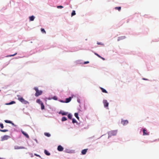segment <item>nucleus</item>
<instances>
[{
    "label": "nucleus",
    "mask_w": 159,
    "mask_h": 159,
    "mask_svg": "<svg viewBox=\"0 0 159 159\" xmlns=\"http://www.w3.org/2000/svg\"><path fill=\"white\" fill-rule=\"evenodd\" d=\"M117 133V130H112L110 131L109 133V136L108 138L110 137H111L112 136H115L116 135Z\"/></svg>",
    "instance_id": "nucleus-2"
},
{
    "label": "nucleus",
    "mask_w": 159,
    "mask_h": 159,
    "mask_svg": "<svg viewBox=\"0 0 159 159\" xmlns=\"http://www.w3.org/2000/svg\"><path fill=\"white\" fill-rule=\"evenodd\" d=\"M34 155L35 156H37V157H40V156L39 155H38L37 154H35Z\"/></svg>",
    "instance_id": "nucleus-37"
},
{
    "label": "nucleus",
    "mask_w": 159,
    "mask_h": 159,
    "mask_svg": "<svg viewBox=\"0 0 159 159\" xmlns=\"http://www.w3.org/2000/svg\"><path fill=\"white\" fill-rule=\"evenodd\" d=\"M103 103L104 104V106L105 107H108L109 103L107 102V100H104L103 101Z\"/></svg>",
    "instance_id": "nucleus-5"
},
{
    "label": "nucleus",
    "mask_w": 159,
    "mask_h": 159,
    "mask_svg": "<svg viewBox=\"0 0 159 159\" xmlns=\"http://www.w3.org/2000/svg\"><path fill=\"white\" fill-rule=\"evenodd\" d=\"M22 102L25 104L28 103V102L26 100H25V99L24 100L23 102Z\"/></svg>",
    "instance_id": "nucleus-31"
},
{
    "label": "nucleus",
    "mask_w": 159,
    "mask_h": 159,
    "mask_svg": "<svg viewBox=\"0 0 159 159\" xmlns=\"http://www.w3.org/2000/svg\"><path fill=\"white\" fill-rule=\"evenodd\" d=\"M21 133H22V134H23L26 138H29V135L27 134L26 133H25V132H24V131H21Z\"/></svg>",
    "instance_id": "nucleus-10"
},
{
    "label": "nucleus",
    "mask_w": 159,
    "mask_h": 159,
    "mask_svg": "<svg viewBox=\"0 0 159 159\" xmlns=\"http://www.w3.org/2000/svg\"><path fill=\"white\" fill-rule=\"evenodd\" d=\"M75 116L78 119H79V117L78 116V114L77 113H75Z\"/></svg>",
    "instance_id": "nucleus-20"
},
{
    "label": "nucleus",
    "mask_w": 159,
    "mask_h": 159,
    "mask_svg": "<svg viewBox=\"0 0 159 159\" xmlns=\"http://www.w3.org/2000/svg\"><path fill=\"white\" fill-rule=\"evenodd\" d=\"M68 117L69 119H71L72 118L71 115L70 114H69L68 115Z\"/></svg>",
    "instance_id": "nucleus-29"
},
{
    "label": "nucleus",
    "mask_w": 159,
    "mask_h": 159,
    "mask_svg": "<svg viewBox=\"0 0 159 159\" xmlns=\"http://www.w3.org/2000/svg\"><path fill=\"white\" fill-rule=\"evenodd\" d=\"M121 7H116L115 9L116 10H118L119 11H120L121 10Z\"/></svg>",
    "instance_id": "nucleus-22"
},
{
    "label": "nucleus",
    "mask_w": 159,
    "mask_h": 159,
    "mask_svg": "<svg viewBox=\"0 0 159 159\" xmlns=\"http://www.w3.org/2000/svg\"><path fill=\"white\" fill-rule=\"evenodd\" d=\"M66 120H67L65 116L61 118V120L62 121H66Z\"/></svg>",
    "instance_id": "nucleus-21"
},
{
    "label": "nucleus",
    "mask_w": 159,
    "mask_h": 159,
    "mask_svg": "<svg viewBox=\"0 0 159 159\" xmlns=\"http://www.w3.org/2000/svg\"><path fill=\"white\" fill-rule=\"evenodd\" d=\"M143 135H149V133L148 132L147 129H143Z\"/></svg>",
    "instance_id": "nucleus-4"
},
{
    "label": "nucleus",
    "mask_w": 159,
    "mask_h": 159,
    "mask_svg": "<svg viewBox=\"0 0 159 159\" xmlns=\"http://www.w3.org/2000/svg\"><path fill=\"white\" fill-rule=\"evenodd\" d=\"M18 100L22 102H23L24 99L22 97H19L18 98Z\"/></svg>",
    "instance_id": "nucleus-14"
},
{
    "label": "nucleus",
    "mask_w": 159,
    "mask_h": 159,
    "mask_svg": "<svg viewBox=\"0 0 159 159\" xmlns=\"http://www.w3.org/2000/svg\"><path fill=\"white\" fill-rule=\"evenodd\" d=\"M61 113L62 114V115L64 116V115H67L68 113L66 112H61Z\"/></svg>",
    "instance_id": "nucleus-23"
},
{
    "label": "nucleus",
    "mask_w": 159,
    "mask_h": 159,
    "mask_svg": "<svg viewBox=\"0 0 159 159\" xmlns=\"http://www.w3.org/2000/svg\"><path fill=\"white\" fill-rule=\"evenodd\" d=\"M125 38H126V37L125 36H122L119 37L118 38V41H119L120 40L124 39H125Z\"/></svg>",
    "instance_id": "nucleus-8"
},
{
    "label": "nucleus",
    "mask_w": 159,
    "mask_h": 159,
    "mask_svg": "<svg viewBox=\"0 0 159 159\" xmlns=\"http://www.w3.org/2000/svg\"><path fill=\"white\" fill-rule=\"evenodd\" d=\"M30 20V21H33L34 19V16H32L29 17Z\"/></svg>",
    "instance_id": "nucleus-15"
},
{
    "label": "nucleus",
    "mask_w": 159,
    "mask_h": 159,
    "mask_svg": "<svg viewBox=\"0 0 159 159\" xmlns=\"http://www.w3.org/2000/svg\"><path fill=\"white\" fill-rule=\"evenodd\" d=\"M77 122V121H76V120L75 119H73L72 123H76Z\"/></svg>",
    "instance_id": "nucleus-30"
},
{
    "label": "nucleus",
    "mask_w": 159,
    "mask_h": 159,
    "mask_svg": "<svg viewBox=\"0 0 159 159\" xmlns=\"http://www.w3.org/2000/svg\"><path fill=\"white\" fill-rule=\"evenodd\" d=\"M121 123L123 125H126L128 123V121L127 120H122Z\"/></svg>",
    "instance_id": "nucleus-7"
},
{
    "label": "nucleus",
    "mask_w": 159,
    "mask_h": 159,
    "mask_svg": "<svg viewBox=\"0 0 159 159\" xmlns=\"http://www.w3.org/2000/svg\"><path fill=\"white\" fill-rule=\"evenodd\" d=\"M57 150L60 152L62 151L63 150V148L61 145H59L57 147Z\"/></svg>",
    "instance_id": "nucleus-6"
},
{
    "label": "nucleus",
    "mask_w": 159,
    "mask_h": 159,
    "mask_svg": "<svg viewBox=\"0 0 159 159\" xmlns=\"http://www.w3.org/2000/svg\"><path fill=\"white\" fill-rule=\"evenodd\" d=\"M41 31L43 33L46 34V32L44 29L43 28H41Z\"/></svg>",
    "instance_id": "nucleus-25"
},
{
    "label": "nucleus",
    "mask_w": 159,
    "mask_h": 159,
    "mask_svg": "<svg viewBox=\"0 0 159 159\" xmlns=\"http://www.w3.org/2000/svg\"><path fill=\"white\" fill-rule=\"evenodd\" d=\"M94 54H95V55H96V56H97L98 57H99V58H100V57H101L100 55H99L98 54H97V53H95Z\"/></svg>",
    "instance_id": "nucleus-34"
},
{
    "label": "nucleus",
    "mask_w": 159,
    "mask_h": 159,
    "mask_svg": "<svg viewBox=\"0 0 159 159\" xmlns=\"http://www.w3.org/2000/svg\"><path fill=\"white\" fill-rule=\"evenodd\" d=\"M15 103V101H12L11 102L9 103L6 104L7 105H10L14 103Z\"/></svg>",
    "instance_id": "nucleus-18"
},
{
    "label": "nucleus",
    "mask_w": 159,
    "mask_h": 159,
    "mask_svg": "<svg viewBox=\"0 0 159 159\" xmlns=\"http://www.w3.org/2000/svg\"><path fill=\"white\" fill-rule=\"evenodd\" d=\"M61 102H63V101H61Z\"/></svg>",
    "instance_id": "nucleus-43"
},
{
    "label": "nucleus",
    "mask_w": 159,
    "mask_h": 159,
    "mask_svg": "<svg viewBox=\"0 0 159 159\" xmlns=\"http://www.w3.org/2000/svg\"><path fill=\"white\" fill-rule=\"evenodd\" d=\"M57 8H63V7L61 6H57Z\"/></svg>",
    "instance_id": "nucleus-33"
},
{
    "label": "nucleus",
    "mask_w": 159,
    "mask_h": 159,
    "mask_svg": "<svg viewBox=\"0 0 159 159\" xmlns=\"http://www.w3.org/2000/svg\"><path fill=\"white\" fill-rule=\"evenodd\" d=\"M71 100V97H70L68 98H67L66 99V100L65 101L66 103H68Z\"/></svg>",
    "instance_id": "nucleus-12"
},
{
    "label": "nucleus",
    "mask_w": 159,
    "mask_h": 159,
    "mask_svg": "<svg viewBox=\"0 0 159 159\" xmlns=\"http://www.w3.org/2000/svg\"><path fill=\"white\" fill-rule=\"evenodd\" d=\"M44 153L47 155L49 156L50 155V154L49 152L47 150H44Z\"/></svg>",
    "instance_id": "nucleus-16"
},
{
    "label": "nucleus",
    "mask_w": 159,
    "mask_h": 159,
    "mask_svg": "<svg viewBox=\"0 0 159 159\" xmlns=\"http://www.w3.org/2000/svg\"><path fill=\"white\" fill-rule=\"evenodd\" d=\"M100 58H101L103 60H105V59L104 58H103L102 57H100Z\"/></svg>",
    "instance_id": "nucleus-39"
},
{
    "label": "nucleus",
    "mask_w": 159,
    "mask_h": 159,
    "mask_svg": "<svg viewBox=\"0 0 159 159\" xmlns=\"http://www.w3.org/2000/svg\"><path fill=\"white\" fill-rule=\"evenodd\" d=\"M10 124H11L12 125H14V124L12 123V122H11V123H10Z\"/></svg>",
    "instance_id": "nucleus-40"
},
{
    "label": "nucleus",
    "mask_w": 159,
    "mask_h": 159,
    "mask_svg": "<svg viewBox=\"0 0 159 159\" xmlns=\"http://www.w3.org/2000/svg\"><path fill=\"white\" fill-rule=\"evenodd\" d=\"M25 148L23 147H19L18 146H16L15 147V149H24Z\"/></svg>",
    "instance_id": "nucleus-9"
},
{
    "label": "nucleus",
    "mask_w": 159,
    "mask_h": 159,
    "mask_svg": "<svg viewBox=\"0 0 159 159\" xmlns=\"http://www.w3.org/2000/svg\"><path fill=\"white\" fill-rule=\"evenodd\" d=\"M5 122L6 123H11V121L7 120H4Z\"/></svg>",
    "instance_id": "nucleus-26"
},
{
    "label": "nucleus",
    "mask_w": 159,
    "mask_h": 159,
    "mask_svg": "<svg viewBox=\"0 0 159 159\" xmlns=\"http://www.w3.org/2000/svg\"><path fill=\"white\" fill-rule=\"evenodd\" d=\"M36 102L40 104L42 103L43 102L41 101L40 99H37L36 100Z\"/></svg>",
    "instance_id": "nucleus-17"
},
{
    "label": "nucleus",
    "mask_w": 159,
    "mask_h": 159,
    "mask_svg": "<svg viewBox=\"0 0 159 159\" xmlns=\"http://www.w3.org/2000/svg\"><path fill=\"white\" fill-rule=\"evenodd\" d=\"M0 131L1 132H5L8 131V130L7 129H3V130L0 129Z\"/></svg>",
    "instance_id": "nucleus-28"
},
{
    "label": "nucleus",
    "mask_w": 159,
    "mask_h": 159,
    "mask_svg": "<svg viewBox=\"0 0 159 159\" xmlns=\"http://www.w3.org/2000/svg\"><path fill=\"white\" fill-rule=\"evenodd\" d=\"M89 63V61H87L85 62L84 63V64H87V63Z\"/></svg>",
    "instance_id": "nucleus-38"
},
{
    "label": "nucleus",
    "mask_w": 159,
    "mask_h": 159,
    "mask_svg": "<svg viewBox=\"0 0 159 159\" xmlns=\"http://www.w3.org/2000/svg\"><path fill=\"white\" fill-rule=\"evenodd\" d=\"M10 137L9 136L7 135H5L1 137V141H3L6 140L10 138Z\"/></svg>",
    "instance_id": "nucleus-3"
},
{
    "label": "nucleus",
    "mask_w": 159,
    "mask_h": 159,
    "mask_svg": "<svg viewBox=\"0 0 159 159\" xmlns=\"http://www.w3.org/2000/svg\"><path fill=\"white\" fill-rule=\"evenodd\" d=\"M0 126L2 129L4 128L3 124L2 123L0 124Z\"/></svg>",
    "instance_id": "nucleus-32"
},
{
    "label": "nucleus",
    "mask_w": 159,
    "mask_h": 159,
    "mask_svg": "<svg viewBox=\"0 0 159 159\" xmlns=\"http://www.w3.org/2000/svg\"><path fill=\"white\" fill-rule=\"evenodd\" d=\"M41 109L42 110H43L44 109V106L43 104V103H42L41 104Z\"/></svg>",
    "instance_id": "nucleus-27"
},
{
    "label": "nucleus",
    "mask_w": 159,
    "mask_h": 159,
    "mask_svg": "<svg viewBox=\"0 0 159 159\" xmlns=\"http://www.w3.org/2000/svg\"><path fill=\"white\" fill-rule=\"evenodd\" d=\"M100 88L102 92L106 93H107V91L105 89L101 87Z\"/></svg>",
    "instance_id": "nucleus-13"
},
{
    "label": "nucleus",
    "mask_w": 159,
    "mask_h": 159,
    "mask_svg": "<svg viewBox=\"0 0 159 159\" xmlns=\"http://www.w3.org/2000/svg\"><path fill=\"white\" fill-rule=\"evenodd\" d=\"M143 80H148L147 79H145V78H143Z\"/></svg>",
    "instance_id": "nucleus-41"
},
{
    "label": "nucleus",
    "mask_w": 159,
    "mask_h": 159,
    "mask_svg": "<svg viewBox=\"0 0 159 159\" xmlns=\"http://www.w3.org/2000/svg\"><path fill=\"white\" fill-rule=\"evenodd\" d=\"M87 150H88V149H86L83 150L81 151V153L83 155L85 154L86 153Z\"/></svg>",
    "instance_id": "nucleus-11"
},
{
    "label": "nucleus",
    "mask_w": 159,
    "mask_h": 159,
    "mask_svg": "<svg viewBox=\"0 0 159 159\" xmlns=\"http://www.w3.org/2000/svg\"><path fill=\"white\" fill-rule=\"evenodd\" d=\"M76 14V13H75V11H73L72 12V13H71V16H73L75 15Z\"/></svg>",
    "instance_id": "nucleus-24"
},
{
    "label": "nucleus",
    "mask_w": 159,
    "mask_h": 159,
    "mask_svg": "<svg viewBox=\"0 0 159 159\" xmlns=\"http://www.w3.org/2000/svg\"><path fill=\"white\" fill-rule=\"evenodd\" d=\"M0 159H3L2 158L0 157Z\"/></svg>",
    "instance_id": "nucleus-42"
},
{
    "label": "nucleus",
    "mask_w": 159,
    "mask_h": 159,
    "mask_svg": "<svg viewBox=\"0 0 159 159\" xmlns=\"http://www.w3.org/2000/svg\"><path fill=\"white\" fill-rule=\"evenodd\" d=\"M53 99H54V100H57V97L56 96H54L53 97Z\"/></svg>",
    "instance_id": "nucleus-35"
},
{
    "label": "nucleus",
    "mask_w": 159,
    "mask_h": 159,
    "mask_svg": "<svg viewBox=\"0 0 159 159\" xmlns=\"http://www.w3.org/2000/svg\"><path fill=\"white\" fill-rule=\"evenodd\" d=\"M44 135L48 137H49L51 135L50 134L48 133H44Z\"/></svg>",
    "instance_id": "nucleus-19"
},
{
    "label": "nucleus",
    "mask_w": 159,
    "mask_h": 159,
    "mask_svg": "<svg viewBox=\"0 0 159 159\" xmlns=\"http://www.w3.org/2000/svg\"><path fill=\"white\" fill-rule=\"evenodd\" d=\"M16 54H17V53H15V54H14L11 55H10L9 56H10V57L14 56L15 55H16Z\"/></svg>",
    "instance_id": "nucleus-36"
},
{
    "label": "nucleus",
    "mask_w": 159,
    "mask_h": 159,
    "mask_svg": "<svg viewBox=\"0 0 159 159\" xmlns=\"http://www.w3.org/2000/svg\"><path fill=\"white\" fill-rule=\"evenodd\" d=\"M34 89L36 91V93L35 94L36 97H38L41 95L42 93V91L41 90H39L37 87H34Z\"/></svg>",
    "instance_id": "nucleus-1"
}]
</instances>
